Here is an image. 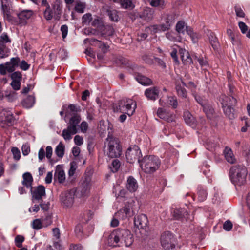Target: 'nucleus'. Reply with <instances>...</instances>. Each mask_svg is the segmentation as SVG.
<instances>
[{
	"instance_id": "c85d7f7f",
	"label": "nucleus",
	"mask_w": 250,
	"mask_h": 250,
	"mask_svg": "<svg viewBox=\"0 0 250 250\" xmlns=\"http://www.w3.org/2000/svg\"><path fill=\"white\" fill-rule=\"evenodd\" d=\"M234 106L235 105H229V106L222 108L224 114L230 120L233 119L235 118V116L234 113V109L233 107V106Z\"/></svg>"
},
{
	"instance_id": "58836bf2",
	"label": "nucleus",
	"mask_w": 250,
	"mask_h": 250,
	"mask_svg": "<svg viewBox=\"0 0 250 250\" xmlns=\"http://www.w3.org/2000/svg\"><path fill=\"white\" fill-rule=\"evenodd\" d=\"M91 40L96 42L97 45L101 49L104 54L107 52L109 46L106 43L95 39H92Z\"/></svg>"
},
{
	"instance_id": "774afa93",
	"label": "nucleus",
	"mask_w": 250,
	"mask_h": 250,
	"mask_svg": "<svg viewBox=\"0 0 250 250\" xmlns=\"http://www.w3.org/2000/svg\"><path fill=\"white\" fill-rule=\"evenodd\" d=\"M74 141L77 146H80L83 143V140L82 136L77 135L74 137Z\"/></svg>"
},
{
	"instance_id": "603ef678",
	"label": "nucleus",
	"mask_w": 250,
	"mask_h": 250,
	"mask_svg": "<svg viewBox=\"0 0 250 250\" xmlns=\"http://www.w3.org/2000/svg\"><path fill=\"white\" fill-rule=\"evenodd\" d=\"M11 152L13 155V158L16 160H19L21 158V152L20 150L16 147L11 148Z\"/></svg>"
},
{
	"instance_id": "2eb2a0df",
	"label": "nucleus",
	"mask_w": 250,
	"mask_h": 250,
	"mask_svg": "<svg viewBox=\"0 0 250 250\" xmlns=\"http://www.w3.org/2000/svg\"><path fill=\"white\" fill-rule=\"evenodd\" d=\"M179 54L184 65H189L193 63L192 58L189 52L185 49L180 48L179 49Z\"/></svg>"
},
{
	"instance_id": "79ce46f5",
	"label": "nucleus",
	"mask_w": 250,
	"mask_h": 250,
	"mask_svg": "<svg viewBox=\"0 0 250 250\" xmlns=\"http://www.w3.org/2000/svg\"><path fill=\"white\" fill-rule=\"evenodd\" d=\"M119 3L125 9H132L134 7L131 0H121Z\"/></svg>"
},
{
	"instance_id": "e433bc0d",
	"label": "nucleus",
	"mask_w": 250,
	"mask_h": 250,
	"mask_svg": "<svg viewBox=\"0 0 250 250\" xmlns=\"http://www.w3.org/2000/svg\"><path fill=\"white\" fill-rule=\"evenodd\" d=\"M175 15L171 14H168L167 17L164 19L165 23L167 25L171 26L174 24L175 21Z\"/></svg>"
},
{
	"instance_id": "3c124183",
	"label": "nucleus",
	"mask_w": 250,
	"mask_h": 250,
	"mask_svg": "<svg viewBox=\"0 0 250 250\" xmlns=\"http://www.w3.org/2000/svg\"><path fill=\"white\" fill-rule=\"evenodd\" d=\"M157 116L163 119L167 120L168 122L171 121L170 119L167 118V116L164 110L162 108H159L157 111Z\"/></svg>"
},
{
	"instance_id": "8fccbe9b",
	"label": "nucleus",
	"mask_w": 250,
	"mask_h": 250,
	"mask_svg": "<svg viewBox=\"0 0 250 250\" xmlns=\"http://www.w3.org/2000/svg\"><path fill=\"white\" fill-rule=\"evenodd\" d=\"M10 77L12 81H21L22 79V75L19 71H13L10 75Z\"/></svg>"
},
{
	"instance_id": "f8f14e48",
	"label": "nucleus",
	"mask_w": 250,
	"mask_h": 250,
	"mask_svg": "<svg viewBox=\"0 0 250 250\" xmlns=\"http://www.w3.org/2000/svg\"><path fill=\"white\" fill-rule=\"evenodd\" d=\"M134 223L135 227L139 229H145L148 228V220L146 215L141 214L135 216Z\"/></svg>"
},
{
	"instance_id": "72a5a7b5",
	"label": "nucleus",
	"mask_w": 250,
	"mask_h": 250,
	"mask_svg": "<svg viewBox=\"0 0 250 250\" xmlns=\"http://www.w3.org/2000/svg\"><path fill=\"white\" fill-rule=\"evenodd\" d=\"M10 49L6 46L5 43L0 42V58H4L8 55Z\"/></svg>"
},
{
	"instance_id": "5701e85b",
	"label": "nucleus",
	"mask_w": 250,
	"mask_h": 250,
	"mask_svg": "<svg viewBox=\"0 0 250 250\" xmlns=\"http://www.w3.org/2000/svg\"><path fill=\"white\" fill-rule=\"evenodd\" d=\"M101 36L103 37L107 38L111 36L114 33V29L110 25H104L101 28Z\"/></svg>"
},
{
	"instance_id": "6e6d98bb",
	"label": "nucleus",
	"mask_w": 250,
	"mask_h": 250,
	"mask_svg": "<svg viewBox=\"0 0 250 250\" xmlns=\"http://www.w3.org/2000/svg\"><path fill=\"white\" fill-rule=\"evenodd\" d=\"M42 227V225L41 221L40 219H37L32 222V228L35 229H39Z\"/></svg>"
},
{
	"instance_id": "7c9ffc66",
	"label": "nucleus",
	"mask_w": 250,
	"mask_h": 250,
	"mask_svg": "<svg viewBox=\"0 0 250 250\" xmlns=\"http://www.w3.org/2000/svg\"><path fill=\"white\" fill-rule=\"evenodd\" d=\"M207 192L206 189L202 186H198L197 188L198 200L200 202H203L206 200Z\"/></svg>"
},
{
	"instance_id": "e2e57ef3",
	"label": "nucleus",
	"mask_w": 250,
	"mask_h": 250,
	"mask_svg": "<svg viewBox=\"0 0 250 250\" xmlns=\"http://www.w3.org/2000/svg\"><path fill=\"white\" fill-rule=\"evenodd\" d=\"M193 97H194L195 100L201 106L204 105V100L203 98L200 96L199 95L197 94L195 92H193L192 94Z\"/></svg>"
},
{
	"instance_id": "c756f323",
	"label": "nucleus",
	"mask_w": 250,
	"mask_h": 250,
	"mask_svg": "<svg viewBox=\"0 0 250 250\" xmlns=\"http://www.w3.org/2000/svg\"><path fill=\"white\" fill-rule=\"evenodd\" d=\"M153 11L149 7H146L144 9L140 17L146 21H149L153 18Z\"/></svg>"
},
{
	"instance_id": "6e6552de",
	"label": "nucleus",
	"mask_w": 250,
	"mask_h": 250,
	"mask_svg": "<svg viewBox=\"0 0 250 250\" xmlns=\"http://www.w3.org/2000/svg\"><path fill=\"white\" fill-rule=\"evenodd\" d=\"M19 62L20 58L17 57L11 58L10 61L6 62L5 64H0V74L5 75L7 72H13L18 67Z\"/></svg>"
},
{
	"instance_id": "c9c22d12",
	"label": "nucleus",
	"mask_w": 250,
	"mask_h": 250,
	"mask_svg": "<svg viewBox=\"0 0 250 250\" xmlns=\"http://www.w3.org/2000/svg\"><path fill=\"white\" fill-rule=\"evenodd\" d=\"M64 146L62 143H60L56 146L55 152L58 157L62 158L64 154Z\"/></svg>"
},
{
	"instance_id": "4d7b16f0",
	"label": "nucleus",
	"mask_w": 250,
	"mask_h": 250,
	"mask_svg": "<svg viewBox=\"0 0 250 250\" xmlns=\"http://www.w3.org/2000/svg\"><path fill=\"white\" fill-rule=\"evenodd\" d=\"M85 8V5L84 3L80 2L77 3L75 7V10L78 13H83Z\"/></svg>"
},
{
	"instance_id": "ea45409f",
	"label": "nucleus",
	"mask_w": 250,
	"mask_h": 250,
	"mask_svg": "<svg viewBox=\"0 0 250 250\" xmlns=\"http://www.w3.org/2000/svg\"><path fill=\"white\" fill-rule=\"evenodd\" d=\"M167 104L171 106L173 108H176L178 105V101L177 98L174 96H169L167 97Z\"/></svg>"
},
{
	"instance_id": "f704fd0d",
	"label": "nucleus",
	"mask_w": 250,
	"mask_h": 250,
	"mask_svg": "<svg viewBox=\"0 0 250 250\" xmlns=\"http://www.w3.org/2000/svg\"><path fill=\"white\" fill-rule=\"evenodd\" d=\"M1 9L3 13V15L10 13L11 4L8 0H1Z\"/></svg>"
},
{
	"instance_id": "052dcab7",
	"label": "nucleus",
	"mask_w": 250,
	"mask_h": 250,
	"mask_svg": "<svg viewBox=\"0 0 250 250\" xmlns=\"http://www.w3.org/2000/svg\"><path fill=\"white\" fill-rule=\"evenodd\" d=\"M0 42L4 43L11 42V40L9 39L6 33H3L0 36Z\"/></svg>"
},
{
	"instance_id": "7ed1b4c3",
	"label": "nucleus",
	"mask_w": 250,
	"mask_h": 250,
	"mask_svg": "<svg viewBox=\"0 0 250 250\" xmlns=\"http://www.w3.org/2000/svg\"><path fill=\"white\" fill-rule=\"evenodd\" d=\"M120 61L123 65L128 68L129 73L134 76L135 80L139 83L143 85H150L153 84V81L151 79L142 74L144 71V67L138 66L125 58H122Z\"/></svg>"
},
{
	"instance_id": "49530a36",
	"label": "nucleus",
	"mask_w": 250,
	"mask_h": 250,
	"mask_svg": "<svg viewBox=\"0 0 250 250\" xmlns=\"http://www.w3.org/2000/svg\"><path fill=\"white\" fill-rule=\"evenodd\" d=\"M23 107L29 109L31 107V96H28L24 98L21 102Z\"/></svg>"
},
{
	"instance_id": "4468645a",
	"label": "nucleus",
	"mask_w": 250,
	"mask_h": 250,
	"mask_svg": "<svg viewBox=\"0 0 250 250\" xmlns=\"http://www.w3.org/2000/svg\"><path fill=\"white\" fill-rule=\"evenodd\" d=\"M159 90L157 86L149 87L146 89L145 95L148 100L155 101L159 97Z\"/></svg>"
},
{
	"instance_id": "f257e3e1",
	"label": "nucleus",
	"mask_w": 250,
	"mask_h": 250,
	"mask_svg": "<svg viewBox=\"0 0 250 250\" xmlns=\"http://www.w3.org/2000/svg\"><path fill=\"white\" fill-rule=\"evenodd\" d=\"M81 111V106L78 105L70 104L67 106L65 111V117L70 116V118L67 128L63 129L62 133V136L65 140H70L72 138L71 135L78 132L82 120L79 113Z\"/></svg>"
},
{
	"instance_id": "ddd939ff",
	"label": "nucleus",
	"mask_w": 250,
	"mask_h": 250,
	"mask_svg": "<svg viewBox=\"0 0 250 250\" xmlns=\"http://www.w3.org/2000/svg\"><path fill=\"white\" fill-rule=\"evenodd\" d=\"M219 102L221 104L222 108L231 105H236L237 101L233 96H227L225 95H222L219 97Z\"/></svg>"
},
{
	"instance_id": "bf43d9fd",
	"label": "nucleus",
	"mask_w": 250,
	"mask_h": 250,
	"mask_svg": "<svg viewBox=\"0 0 250 250\" xmlns=\"http://www.w3.org/2000/svg\"><path fill=\"white\" fill-rule=\"evenodd\" d=\"M164 0H151L150 4L153 7H162L164 5Z\"/></svg>"
},
{
	"instance_id": "09e8293b",
	"label": "nucleus",
	"mask_w": 250,
	"mask_h": 250,
	"mask_svg": "<svg viewBox=\"0 0 250 250\" xmlns=\"http://www.w3.org/2000/svg\"><path fill=\"white\" fill-rule=\"evenodd\" d=\"M154 57L149 55L145 54L142 56V58L146 63L151 65L154 62Z\"/></svg>"
},
{
	"instance_id": "69168bd1",
	"label": "nucleus",
	"mask_w": 250,
	"mask_h": 250,
	"mask_svg": "<svg viewBox=\"0 0 250 250\" xmlns=\"http://www.w3.org/2000/svg\"><path fill=\"white\" fill-rule=\"evenodd\" d=\"M234 9L236 15L239 17H244L245 13L239 5H236L234 7Z\"/></svg>"
},
{
	"instance_id": "bb28decb",
	"label": "nucleus",
	"mask_w": 250,
	"mask_h": 250,
	"mask_svg": "<svg viewBox=\"0 0 250 250\" xmlns=\"http://www.w3.org/2000/svg\"><path fill=\"white\" fill-rule=\"evenodd\" d=\"M225 157L227 161L230 164H233L236 162L233 152L231 149L226 147L224 150Z\"/></svg>"
},
{
	"instance_id": "a19ab883",
	"label": "nucleus",
	"mask_w": 250,
	"mask_h": 250,
	"mask_svg": "<svg viewBox=\"0 0 250 250\" xmlns=\"http://www.w3.org/2000/svg\"><path fill=\"white\" fill-rule=\"evenodd\" d=\"M107 12L111 21L115 22L118 21L119 17L117 14V11L116 10H108Z\"/></svg>"
},
{
	"instance_id": "412c9836",
	"label": "nucleus",
	"mask_w": 250,
	"mask_h": 250,
	"mask_svg": "<svg viewBox=\"0 0 250 250\" xmlns=\"http://www.w3.org/2000/svg\"><path fill=\"white\" fill-rule=\"evenodd\" d=\"M74 196H75L73 191H70L65 194L64 196H62V201L65 206L67 207H71L74 203Z\"/></svg>"
},
{
	"instance_id": "13d9d810",
	"label": "nucleus",
	"mask_w": 250,
	"mask_h": 250,
	"mask_svg": "<svg viewBox=\"0 0 250 250\" xmlns=\"http://www.w3.org/2000/svg\"><path fill=\"white\" fill-rule=\"evenodd\" d=\"M19 66L21 70L25 71L29 69L30 67V64H28L25 60H22L21 61L20 60L18 67Z\"/></svg>"
},
{
	"instance_id": "cd10ccee",
	"label": "nucleus",
	"mask_w": 250,
	"mask_h": 250,
	"mask_svg": "<svg viewBox=\"0 0 250 250\" xmlns=\"http://www.w3.org/2000/svg\"><path fill=\"white\" fill-rule=\"evenodd\" d=\"M17 16L21 22H23L31 17V10H24L17 14Z\"/></svg>"
},
{
	"instance_id": "a878e982",
	"label": "nucleus",
	"mask_w": 250,
	"mask_h": 250,
	"mask_svg": "<svg viewBox=\"0 0 250 250\" xmlns=\"http://www.w3.org/2000/svg\"><path fill=\"white\" fill-rule=\"evenodd\" d=\"M151 28L152 32L157 33L167 31L170 29V27H169V25H167L166 23H164L158 25H153L151 26Z\"/></svg>"
},
{
	"instance_id": "5fc2aeb1",
	"label": "nucleus",
	"mask_w": 250,
	"mask_h": 250,
	"mask_svg": "<svg viewBox=\"0 0 250 250\" xmlns=\"http://www.w3.org/2000/svg\"><path fill=\"white\" fill-rule=\"evenodd\" d=\"M24 240V238L23 236L17 235L15 238V245L18 248H21Z\"/></svg>"
},
{
	"instance_id": "9b49d317",
	"label": "nucleus",
	"mask_w": 250,
	"mask_h": 250,
	"mask_svg": "<svg viewBox=\"0 0 250 250\" xmlns=\"http://www.w3.org/2000/svg\"><path fill=\"white\" fill-rule=\"evenodd\" d=\"M134 214V213L132 209V203H127L125 204V207L122 209L118 211L116 213V216L124 220L132 216Z\"/></svg>"
},
{
	"instance_id": "473e14b6",
	"label": "nucleus",
	"mask_w": 250,
	"mask_h": 250,
	"mask_svg": "<svg viewBox=\"0 0 250 250\" xmlns=\"http://www.w3.org/2000/svg\"><path fill=\"white\" fill-rule=\"evenodd\" d=\"M52 10L54 15V19L56 20H59L62 12V7L58 3L54 4L52 6Z\"/></svg>"
},
{
	"instance_id": "aec40b11",
	"label": "nucleus",
	"mask_w": 250,
	"mask_h": 250,
	"mask_svg": "<svg viewBox=\"0 0 250 250\" xmlns=\"http://www.w3.org/2000/svg\"><path fill=\"white\" fill-rule=\"evenodd\" d=\"M136 107V102L132 100L126 101L125 108V113L129 116H132L134 113Z\"/></svg>"
},
{
	"instance_id": "2f4dec72",
	"label": "nucleus",
	"mask_w": 250,
	"mask_h": 250,
	"mask_svg": "<svg viewBox=\"0 0 250 250\" xmlns=\"http://www.w3.org/2000/svg\"><path fill=\"white\" fill-rule=\"evenodd\" d=\"M173 216L176 219L186 218L188 217V213L184 209H176L173 212Z\"/></svg>"
},
{
	"instance_id": "4be33fe9",
	"label": "nucleus",
	"mask_w": 250,
	"mask_h": 250,
	"mask_svg": "<svg viewBox=\"0 0 250 250\" xmlns=\"http://www.w3.org/2000/svg\"><path fill=\"white\" fill-rule=\"evenodd\" d=\"M183 118L187 125L193 127L195 126V119L189 111H186L184 112Z\"/></svg>"
},
{
	"instance_id": "0e129e2a",
	"label": "nucleus",
	"mask_w": 250,
	"mask_h": 250,
	"mask_svg": "<svg viewBox=\"0 0 250 250\" xmlns=\"http://www.w3.org/2000/svg\"><path fill=\"white\" fill-rule=\"evenodd\" d=\"M88 128V125L86 121H83L79 125V129L83 133H85Z\"/></svg>"
},
{
	"instance_id": "f03ea898",
	"label": "nucleus",
	"mask_w": 250,
	"mask_h": 250,
	"mask_svg": "<svg viewBox=\"0 0 250 250\" xmlns=\"http://www.w3.org/2000/svg\"><path fill=\"white\" fill-rule=\"evenodd\" d=\"M107 241L108 245L113 247H119L123 243L126 247H129L132 244L134 239L128 229H118L109 235Z\"/></svg>"
},
{
	"instance_id": "0eeeda50",
	"label": "nucleus",
	"mask_w": 250,
	"mask_h": 250,
	"mask_svg": "<svg viewBox=\"0 0 250 250\" xmlns=\"http://www.w3.org/2000/svg\"><path fill=\"white\" fill-rule=\"evenodd\" d=\"M90 179L88 177L82 182L75 189L74 194L76 197L81 198L88 195L90 189Z\"/></svg>"
},
{
	"instance_id": "dca6fc26",
	"label": "nucleus",
	"mask_w": 250,
	"mask_h": 250,
	"mask_svg": "<svg viewBox=\"0 0 250 250\" xmlns=\"http://www.w3.org/2000/svg\"><path fill=\"white\" fill-rule=\"evenodd\" d=\"M45 195V187L42 185L38 186L35 190L32 191V202H34V199L42 200V197Z\"/></svg>"
},
{
	"instance_id": "37998d69",
	"label": "nucleus",
	"mask_w": 250,
	"mask_h": 250,
	"mask_svg": "<svg viewBox=\"0 0 250 250\" xmlns=\"http://www.w3.org/2000/svg\"><path fill=\"white\" fill-rule=\"evenodd\" d=\"M44 16L47 20H50L53 18H54V15L53 10L51 9L49 5L46 7V10L44 12Z\"/></svg>"
},
{
	"instance_id": "4c0bfd02",
	"label": "nucleus",
	"mask_w": 250,
	"mask_h": 250,
	"mask_svg": "<svg viewBox=\"0 0 250 250\" xmlns=\"http://www.w3.org/2000/svg\"><path fill=\"white\" fill-rule=\"evenodd\" d=\"M4 121L8 126H12L14 124L15 122V119L12 113L10 112H7Z\"/></svg>"
},
{
	"instance_id": "393cba45",
	"label": "nucleus",
	"mask_w": 250,
	"mask_h": 250,
	"mask_svg": "<svg viewBox=\"0 0 250 250\" xmlns=\"http://www.w3.org/2000/svg\"><path fill=\"white\" fill-rule=\"evenodd\" d=\"M22 178V184L27 188H30L31 192V174L28 172H25L23 174Z\"/></svg>"
},
{
	"instance_id": "c03bdc74",
	"label": "nucleus",
	"mask_w": 250,
	"mask_h": 250,
	"mask_svg": "<svg viewBox=\"0 0 250 250\" xmlns=\"http://www.w3.org/2000/svg\"><path fill=\"white\" fill-rule=\"evenodd\" d=\"M121 166V163L118 159L114 160L110 167L111 170L115 173L118 171Z\"/></svg>"
},
{
	"instance_id": "864d4df0",
	"label": "nucleus",
	"mask_w": 250,
	"mask_h": 250,
	"mask_svg": "<svg viewBox=\"0 0 250 250\" xmlns=\"http://www.w3.org/2000/svg\"><path fill=\"white\" fill-rule=\"evenodd\" d=\"M75 232L77 236L79 238H82L83 236V226L79 224L76 225L75 228Z\"/></svg>"
},
{
	"instance_id": "de8ad7c7",
	"label": "nucleus",
	"mask_w": 250,
	"mask_h": 250,
	"mask_svg": "<svg viewBox=\"0 0 250 250\" xmlns=\"http://www.w3.org/2000/svg\"><path fill=\"white\" fill-rule=\"evenodd\" d=\"M92 17L90 13H86L82 17V22L83 24H89L92 21Z\"/></svg>"
},
{
	"instance_id": "6ab92c4d",
	"label": "nucleus",
	"mask_w": 250,
	"mask_h": 250,
	"mask_svg": "<svg viewBox=\"0 0 250 250\" xmlns=\"http://www.w3.org/2000/svg\"><path fill=\"white\" fill-rule=\"evenodd\" d=\"M126 188L130 192H135L138 188L137 180L132 176H129L127 178Z\"/></svg>"
},
{
	"instance_id": "338daca9",
	"label": "nucleus",
	"mask_w": 250,
	"mask_h": 250,
	"mask_svg": "<svg viewBox=\"0 0 250 250\" xmlns=\"http://www.w3.org/2000/svg\"><path fill=\"white\" fill-rule=\"evenodd\" d=\"M61 31L62 32V38L65 39L68 33V26L66 24H64L61 27Z\"/></svg>"
},
{
	"instance_id": "39448f33",
	"label": "nucleus",
	"mask_w": 250,
	"mask_h": 250,
	"mask_svg": "<svg viewBox=\"0 0 250 250\" xmlns=\"http://www.w3.org/2000/svg\"><path fill=\"white\" fill-rule=\"evenodd\" d=\"M107 145L105 153L110 158H118L122 154V146L120 139L112 135H108L106 139Z\"/></svg>"
},
{
	"instance_id": "a18cd8bd",
	"label": "nucleus",
	"mask_w": 250,
	"mask_h": 250,
	"mask_svg": "<svg viewBox=\"0 0 250 250\" xmlns=\"http://www.w3.org/2000/svg\"><path fill=\"white\" fill-rule=\"evenodd\" d=\"M185 22L182 21H179L176 25V30L179 34L185 33Z\"/></svg>"
},
{
	"instance_id": "9d476101",
	"label": "nucleus",
	"mask_w": 250,
	"mask_h": 250,
	"mask_svg": "<svg viewBox=\"0 0 250 250\" xmlns=\"http://www.w3.org/2000/svg\"><path fill=\"white\" fill-rule=\"evenodd\" d=\"M172 233L169 231H166L161 235V243L165 250H172L175 248V245L172 243Z\"/></svg>"
},
{
	"instance_id": "423d86ee",
	"label": "nucleus",
	"mask_w": 250,
	"mask_h": 250,
	"mask_svg": "<svg viewBox=\"0 0 250 250\" xmlns=\"http://www.w3.org/2000/svg\"><path fill=\"white\" fill-rule=\"evenodd\" d=\"M161 161L160 159L154 155L144 157L140 162V166L146 173H152L160 167Z\"/></svg>"
},
{
	"instance_id": "b1692460",
	"label": "nucleus",
	"mask_w": 250,
	"mask_h": 250,
	"mask_svg": "<svg viewBox=\"0 0 250 250\" xmlns=\"http://www.w3.org/2000/svg\"><path fill=\"white\" fill-rule=\"evenodd\" d=\"M175 89L177 94L179 97H180L183 99H186L187 98V90L184 87L182 86L178 82H176Z\"/></svg>"
},
{
	"instance_id": "a211bd4d",
	"label": "nucleus",
	"mask_w": 250,
	"mask_h": 250,
	"mask_svg": "<svg viewBox=\"0 0 250 250\" xmlns=\"http://www.w3.org/2000/svg\"><path fill=\"white\" fill-rule=\"evenodd\" d=\"M207 35L208 37L209 42L213 49L216 51L218 50L219 46L218 38L216 37L215 33L210 30L207 32Z\"/></svg>"
},
{
	"instance_id": "20e7f679",
	"label": "nucleus",
	"mask_w": 250,
	"mask_h": 250,
	"mask_svg": "<svg viewBox=\"0 0 250 250\" xmlns=\"http://www.w3.org/2000/svg\"><path fill=\"white\" fill-rule=\"evenodd\" d=\"M248 174L247 168L243 165H236L231 167L229 170V177L231 182L239 186L246 183Z\"/></svg>"
},
{
	"instance_id": "680f3d73",
	"label": "nucleus",
	"mask_w": 250,
	"mask_h": 250,
	"mask_svg": "<svg viewBox=\"0 0 250 250\" xmlns=\"http://www.w3.org/2000/svg\"><path fill=\"white\" fill-rule=\"evenodd\" d=\"M40 207L43 211H48L50 207V203L49 202H43L42 200L40 203Z\"/></svg>"
},
{
	"instance_id": "f3484780",
	"label": "nucleus",
	"mask_w": 250,
	"mask_h": 250,
	"mask_svg": "<svg viewBox=\"0 0 250 250\" xmlns=\"http://www.w3.org/2000/svg\"><path fill=\"white\" fill-rule=\"evenodd\" d=\"M54 178L60 183H63L65 180V174L62 166L60 165L57 166L55 171Z\"/></svg>"
},
{
	"instance_id": "1a4fd4ad",
	"label": "nucleus",
	"mask_w": 250,
	"mask_h": 250,
	"mask_svg": "<svg viewBox=\"0 0 250 250\" xmlns=\"http://www.w3.org/2000/svg\"><path fill=\"white\" fill-rule=\"evenodd\" d=\"M125 156L127 162L130 164H133L135 161H137L140 164L141 161L140 158L142 156L139 147L136 145L127 149Z\"/></svg>"
}]
</instances>
